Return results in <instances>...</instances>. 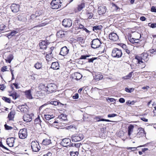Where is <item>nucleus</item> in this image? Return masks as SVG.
I'll return each mask as SVG.
<instances>
[{
    "label": "nucleus",
    "instance_id": "obj_6",
    "mask_svg": "<svg viewBox=\"0 0 156 156\" xmlns=\"http://www.w3.org/2000/svg\"><path fill=\"white\" fill-rule=\"evenodd\" d=\"M101 43L98 39H94L91 42V47L94 48H96L99 47Z\"/></svg>",
    "mask_w": 156,
    "mask_h": 156
},
{
    "label": "nucleus",
    "instance_id": "obj_28",
    "mask_svg": "<svg viewBox=\"0 0 156 156\" xmlns=\"http://www.w3.org/2000/svg\"><path fill=\"white\" fill-rule=\"evenodd\" d=\"M42 143L43 144L45 145H47L50 144L51 142V140L50 139H44L42 141Z\"/></svg>",
    "mask_w": 156,
    "mask_h": 156
},
{
    "label": "nucleus",
    "instance_id": "obj_57",
    "mask_svg": "<svg viewBox=\"0 0 156 156\" xmlns=\"http://www.w3.org/2000/svg\"><path fill=\"white\" fill-rule=\"evenodd\" d=\"M43 156H52V154L51 152L49 151L47 153L44 154Z\"/></svg>",
    "mask_w": 156,
    "mask_h": 156
},
{
    "label": "nucleus",
    "instance_id": "obj_17",
    "mask_svg": "<svg viewBox=\"0 0 156 156\" xmlns=\"http://www.w3.org/2000/svg\"><path fill=\"white\" fill-rule=\"evenodd\" d=\"M27 136L26 129H20L19 132V136Z\"/></svg>",
    "mask_w": 156,
    "mask_h": 156
},
{
    "label": "nucleus",
    "instance_id": "obj_19",
    "mask_svg": "<svg viewBox=\"0 0 156 156\" xmlns=\"http://www.w3.org/2000/svg\"><path fill=\"white\" fill-rule=\"evenodd\" d=\"M27 105H20L18 107V108L22 112L26 113L28 111V109L27 108Z\"/></svg>",
    "mask_w": 156,
    "mask_h": 156
},
{
    "label": "nucleus",
    "instance_id": "obj_33",
    "mask_svg": "<svg viewBox=\"0 0 156 156\" xmlns=\"http://www.w3.org/2000/svg\"><path fill=\"white\" fill-rule=\"evenodd\" d=\"M15 139L14 137H9L7 139V143H14Z\"/></svg>",
    "mask_w": 156,
    "mask_h": 156
},
{
    "label": "nucleus",
    "instance_id": "obj_62",
    "mask_svg": "<svg viewBox=\"0 0 156 156\" xmlns=\"http://www.w3.org/2000/svg\"><path fill=\"white\" fill-rule=\"evenodd\" d=\"M119 101L120 103H123L125 102V100L124 98H121L119 99Z\"/></svg>",
    "mask_w": 156,
    "mask_h": 156
},
{
    "label": "nucleus",
    "instance_id": "obj_54",
    "mask_svg": "<svg viewBox=\"0 0 156 156\" xmlns=\"http://www.w3.org/2000/svg\"><path fill=\"white\" fill-rule=\"evenodd\" d=\"M117 116V115L115 114H109L108 115V117H114Z\"/></svg>",
    "mask_w": 156,
    "mask_h": 156
},
{
    "label": "nucleus",
    "instance_id": "obj_4",
    "mask_svg": "<svg viewBox=\"0 0 156 156\" xmlns=\"http://www.w3.org/2000/svg\"><path fill=\"white\" fill-rule=\"evenodd\" d=\"M67 118L66 115V114H62L59 115L57 119V122L58 123V126L60 124L63 125L65 124L62 122L67 120Z\"/></svg>",
    "mask_w": 156,
    "mask_h": 156
},
{
    "label": "nucleus",
    "instance_id": "obj_2",
    "mask_svg": "<svg viewBox=\"0 0 156 156\" xmlns=\"http://www.w3.org/2000/svg\"><path fill=\"white\" fill-rule=\"evenodd\" d=\"M56 85L54 83H50L48 84L45 88V89L48 94L51 93L56 90Z\"/></svg>",
    "mask_w": 156,
    "mask_h": 156
},
{
    "label": "nucleus",
    "instance_id": "obj_48",
    "mask_svg": "<svg viewBox=\"0 0 156 156\" xmlns=\"http://www.w3.org/2000/svg\"><path fill=\"white\" fill-rule=\"evenodd\" d=\"M5 127V129L6 130H11V129L12 128V127L10 126H8L6 124H5L4 125Z\"/></svg>",
    "mask_w": 156,
    "mask_h": 156
},
{
    "label": "nucleus",
    "instance_id": "obj_8",
    "mask_svg": "<svg viewBox=\"0 0 156 156\" xmlns=\"http://www.w3.org/2000/svg\"><path fill=\"white\" fill-rule=\"evenodd\" d=\"M72 21L69 19H65L62 21V25L65 27H70L72 25Z\"/></svg>",
    "mask_w": 156,
    "mask_h": 156
},
{
    "label": "nucleus",
    "instance_id": "obj_46",
    "mask_svg": "<svg viewBox=\"0 0 156 156\" xmlns=\"http://www.w3.org/2000/svg\"><path fill=\"white\" fill-rule=\"evenodd\" d=\"M135 103L134 101H128L126 102V103L127 105H133Z\"/></svg>",
    "mask_w": 156,
    "mask_h": 156
},
{
    "label": "nucleus",
    "instance_id": "obj_35",
    "mask_svg": "<svg viewBox=\"0 0 156 156\" xmlns=\"http://www.w3.org/2000/svg\"><path fill=\"white\" fill-rule=\"evenodd\" d=\"M85 5L84 3H83L78 6L77 9L79 11H80L82 10L83 9L85 8Z\"/></svg>",
    "mask_w": 156,
    "mask_h": 156
},
{
    "label": "nucleus",
    "instance_id": "obj_22",
    "mask_svg": "<svg viewBox=\"0 0 156 156\" xmlns=\"http://www.w3.org/2000/svg\"><path fill=\"white\" fill-rule=\"evenodd\" d=\"M18 32L17 31L15 30H12L6 35L7 37L9 38H10L12 36H15V35Z\"/></svg>",
    "mask_w": 156,
    "mask_h": 156
},
{
    "label": "nucleus",
    "instance_id": "obj_53",
    "mask_svg": "<svg viewBox=\"0 0 156 156\" xmlns=\"http://www.w3.org/2000/svg\"><path fill=\"white\" fill-rule=\"evenodd\" d=\"M7 58L11 61L13 58V56L12 54H10L8 56Z\"/></svg>",
    "mask_w": 156,
    "mask_h": 156
},
{
    "label": "nucleus",
    "instance_id": "obj_31",
    "mask_svg": "<svg viewBox=\"0 0 156 156\" xmlns=\"http://www.w3.org/2000/svg\"><path fill=\"white\" fill-rule=\"evenodd\" d=\"M72 140L74 142L79 141L83 139V137H71Z\"/></svg>",
    "mask_w": 156,
    "mask_h": 156
},
{
    "label": "nucleus",
    "instance_id": "obj_11",
    "mask_svg": "<svg viewBox=\"0 0 156 156\" xmlns=\"http://www.w3.org/2000/svg\"><path fill=\"white\" fill-rule=\"evenodd\" d=\"M109 39L113 41H116L118 40L119 37L117 34L114 33H111L109 35Z\"/></svg>",
    "mask_w": 156,
    "mask_h": 156
},
{
    "label": "nucleus",
    "instance_id": "obj_43",
    "mask_svg": "<svg viewBox=\"0 0 156 156\" xmlns=\"http://www.w3.org/2000/svg\"><path fill=\"white\" fill-rule=\"evenodd\" d=\"M6 26L3 24L0 25V32L3 30Z\"/></svg>",
    "mask_w": 156,
    "mask_h": 156
},
{
    "label": "nucleus",
    "instance_id": "obj_50",
    "mask_svg": "<svg viewBox=\"0 0 156 156\" xmlns=\"http://www.w3.org/2000/svg\"><path fill=\"white\" fill-rule=\"evenodd\" d=\"M35 122L36 124H40L41 123V121L40 119L39 118H37L35 119Z\"/></svg>",
    "mask_w": 156,
    "mask_h": 156
},
{
    "label": "nucleus",
    "instance_id": "obj_13",
    "mask_svg": "<svg viewBox=\"0 0 156 156\" xmlns=\"http://www.w3.org/2000/svg\"><path fill=\"white\" fill-rule=\"evenodd\" d=\"M106 9L105 6H100L98 8V12L100 15H102L105 13Z\"/></svg>",
    "mask_w": 156,
    "mask_h": 156
},
{
    "label": "nucleus",
    "instance_id": "obj_44",
    "mask_svg": "<svg viewBox=\"0 0 156 156\" xmlns=\"http://www.w3.org/2000/svg\"><path fill=\"white\" fill-rule=\"evenodd\" d=\"M86 14L87 16L89 19H91L93 16V14L91 12H88Z\"/></svg>",
    "mask_w": 156,
    "mask_h": 156
},
{
    "label": "nucleus",
    "instance_id": "obj_40",
    "mask_svg": "<svg viewBox=\"0 0 156 156\" xmlns=\"http://www.w3.org/2000/svg\"><path fill=\"white\" fill-rule=\"evenodd\" d=\"M51 52L50 53V54H48L46 55V59L47 60L49 61L51 59L52 57V56L51 55Z\"/></svg>",
    "mask_w": 156,
    "mask_h": 156
},
{
    "label": "nucleus",
    "instance_id": "obj_63",
    "mask_svg": "<svg viewBox=\"0 0 156 156\" xmlns=\"http://www.w3.org/2000/svg\"><path fill=\"white\" fill-rule=\"evenodd\" d=\"M1 87H0V89L2 90H4V89L5 88V87L3 84L2 85H0Z\"/></svg>",
    "mask_w": 156,
    "mask_h": 156
},
{
    "label": "nucleus",
    "instance_id": "obj_52",
    "mask_svg": "<svg viewBox=\"0 0 156 156\" xmlns=\"http://www.w3.org/2000/svg\"><path fill=\"white\" fill-rule=\"evenodd\" d=\"M39 17V16H36L35 15L33 14L31 15L30 16V18L32 19H34L35 18H36V19H38Z\"/></svg>",
    "mask_w": 156,
    "mask_h": 156
},
{
    "label": "nucleus",
    "instance_id": "obj_30",
    "mask_svg": "<svg viewBox=\"0 0 156 156\" xmlns=\"http://www.w3.org/2000/svg\"><path fill=\"white\" fill-rule=\"evenodd\" d=\"M103 76L100 74H96L94 76V79L97 80H101L103 78Z\"/></svg>",
    "mask_w": 156,
    "mask_h": 156
},
{
    "label": "nucleus",
    "instance_id": "obj_39",
    "mask_svg": "<svg viewBox=\"0 0 156 156\" xmlns=\"http://www.w3.org/2000/svg\"><path fill=\"white\" fill-rule=\"evenodd\" d=\"M74 75L76 76L75 79L77 80H79L82 77V75L76 72L75 73Z\"/></svg>",
    "mask_w": 156,
    "mask_h": 156
},
{
    "label": "nucleus",
    "instance_id": "obj_47",
    "mask_svg": "<svg viewBox=\"0 0 156 156\" xmlns=\"http://www.w3.org/2000/svg\"><path fill=\"white\" fill-rule=\"evenodd\" d=\"M148 25L149 26L152 28H154L156 27V23H149L148 24Z\"/></svg>",
    "mask_w": 156,
    "mask_h": 156
},
{
    "label": "nucleus",
    "instance_id": "obj_60",
    "mask_svg": "<svg viewBox=\"0 0 156 156\" xmlns=\"http://www.w3.org/2000/svg\"><path fill=\"white\" fill-rule=\"evenodd\" d=\"M151 11L152 12H156V7L152 6L151 9Z\"/></svg>",
    "mask_w": 156,
    "mask_h": 156
},
{
    "label": "nucleus",
    "instance_id": "obj_18",
    "mask_svg": "<svg viewBox=\"0 0 156 156\" xmlns=\"http://www.w3.org/2000/svg\"><path fill=\"white\" fill-rule=\"evenodd\" d=\"M23 119L24 121L26 122H30L32 120V118L31 116L28 114H26L23 116Z\"/></svg>",
    "mask_w": 156,
    "mask_h": 156
},
{
    "label": "nucleus",
    "instance_id": "obj_5",
    "mask_svg": "<svg viewBox=\"0 0 156 156\" xmlns=\"http://www.w3.org/2000/svg\"><path fill=\"white\" fill-rule=\"evenodd\" d=\"M141 58L139 56H137L135 57V59L136 60V64L138 67L142 69L144 68L145 66V61L141 60Z\"/></svg>",
    "mask_w": 156,
    "mask_h": 156
},
{
    "label": "nucleus",
    "instance_id": "obj_15",
    "mask_svg": "<svg viewBox=\"0 0 156 156\" xmlns=\"http://www.w3.org/2000/svg\"><path fill=\"white\" fill-rule=\"evenodd\" d=\"M66 33V32H65L63 30H60L57 33V37L58 38H62L64 37Z\"/></svg>",
    "mask_w": 156,
    "mask_h": 156
},
{
    "label": "nucleus",
    "instance_id": "obj_32",
    "mask_svg": "<svg viewBox=\"0 0 156 156\" xmlns=\"http://www.w3.org/2000/svg\"><path fill=\"white\" fill-rule=\"evenodd\" d=\"M94 119L97 120L98 122H99L100 121L112 122L111 121L108 119H100V117L99 116L96 117L95 118H94Z\"/></svg>",
    "mask_w": 156,
    "mask_h": 156
},
{
    "label": "nucleus",
    "instance_id": "obj_36",
    "mask_svg": "<svg viewBox=\"0 0 156 156\" xmlns=\"http://www.w3.org/2000/svg\"><path fill=\"white\" fill-rule=\"evenodd\" d=\"M42 66L41 63L37 62L34 65V67L37 69H40Z\"/></svg>",
    "mask_w": 156,
    "mask_h": 156
},
{
    "label": "nucleus",
    "instance_id": "obj_64",
    "mask_svg": "<svg viewBox=\"0 0 156 156\" xmlns=\"http://www.w3.org/2000/svg\"><path fill=\"white\" fill-rule=\"evenodd\" d=\"M132 72H130L129 74L127 75L128 79L131 78L132 76Z\"/></svg>",
    "mask_w": 156,
    "mask_h": 156
},
{
    "label": "nucleus",
    "instance_id": "obj_38",
    "mask_svg": "<svg viewBox=\"0 0 156 156\" xmlns=\"http://www.w3.org/2000/svg\"><path fill=\"white\" fill-rule=\"evenodd\" d=\"M0 147L3 149V151L4 152H7L8 151H9L8 148L3 145L2 142L1 141L0 142Z\"/></svg>",
    "mask_w": 156,
    "mask_h": 156
},
{
    "label": "nucleus",
    "instance_id": "obj_24",
    "mask_svg": "<svg viewBox=\"0 0 156 156\" xmlns=\"http://www.w3.org/2000/svg\"><path fill=\"white\" fill-rule=\"evenodd\" d=\"M31 92L30 90H26L25 92L26 97L29 99H32L33 98Z\"/></svg>",
    "mask_w": 156,
    "mask_h": 156
},
{
    "label": "nucleus",
    "instance_id": "obj_23",
    "mask_svg": "<svg viewBox=\"0 0 156 156\" xmlns=\"http://www.w3.org/2000/svg\"><path fill=\"white\" fill-rule=\"evenodd\" d=\"M15 112L11 111L8 114V118L9 120H13L14 117Z\"/></svg>",
    "mask_w": 156,
    "mask_h": 156
},
{
    "label": "nucleus",
    "instance_id": "obj_58",
    "mask_svg": "<svg viewBox=\"0 0 156 156\" xmlns=\"http://www.w3.org/2000/svg\"><path fill=\"white\" fill-rule=\"evenodd\" d=\"M73 98L74 99H78L79 98V95L77 93L75 94L73 96Z\"/></svg>",
    "mask_w": 156,
    "mask_h": 156
},
{
    "label": "nucleus",
    "instance_id": "obj_37",
    "mask_svg": "<svg viewBox=\"0 0 156 156\" xmlns=\"http://www.w3.org/2000/svg\"><path fill=\"white\" fill-rule=\"evenodd\" d=\"M52 126H53L55 127L58 128V127H61V126H63V125H61L60 124L59 126L58 125V123L57 122V120L55 121L52 124Z\"/></svg>",
    "mask_w": 156,
    "mask_h": 156
},
{
    "label": "nucleus",
    "instance_id": "obj_26",
    "mask_svg": "<svg viewBox=\"0 0 156 156\" xmlns=\"http://www.w3.org/2000/svg\"><path fill=\"white\" fill-rule=\"evenodd\" d=\"M44 115L45 119L48 120H49L55 117V115H46V114H44Z\"/></svg>",
    "mask_w": 156,
    "mask_h": 156
},
{
    "label": "nucleus",
    "instance_id": "obj_7",
    "mask_svg": "<svg viewBox=\"0 0 156 156\" xmlns=\"http://www.w3.org/2000/svg\"><path fill=\"white\" fill-rule=\"evenodd\" d=\"M31 146L33 151L35 152L38 151L40 148L38 143L35 141L32 142Z\"/></svg>",
    "mask_w": 156,
    "mask_h": 156
},
{
    "label": "nucleus",
    "instance_id": "obj_55",
    "mask_svg": "<svg viewBox=\"0 0 156 156\" xmlns=\"http://www.w3.org/2000/svg\"><path fill=\"white\" fill-rule=\"evenodd\" d=\"M135 39H136L135 38L130 37V38L129 39V40L130 41L131 43H132L133 44H134L135 43Z\"/></svg>",
    "mask_w": 156,
    "mask_h": 156
},
{
    "label": "nucleus",
    "instance_id": "obj_14",
    "mask_svg": "<svg viewBox=\"0 0 156 156\" xmlns=\"http://www.w3.org/2000/svg\"><path fill=\"white\" fill-rule=\"evenodd\" d=\"M54 110L49 108H46L43 111V113L44 114H46V115H55L54 112Z\"/></svg>",
    "mask_w": 156,
    "mask_h": 156
},
{
    "label": "nucleus",
    "instance_id": "obj_12",
    "mask_svg": "<svg viewBox=\"0 0 156 156\" xmlns=\"http://www.w3.org/2000/svg\"><path fill=\"white\" fill-rule=\"evenodd\" d=\"M69 51V50L66 46H65L61 48L60 54L61 55L65 56L68 53Z\"/></svg>",
    "mask_w": 156,
    "mask_h": 156
},
{
    "label": "nucleus",
    "instance_id": "obj_29",
    "mask_svg": "<svg viewBox=\"0 0 156 156\" xmlns=\"http://www.w3.org/2000/svg\"><path fill=\"white\" fill-rule=\"evenodd\" d=\"M48 21V20L45 19L43 21H41V23L39 24V27H41L44 26L48 24L49 23Z\"/></svg>",
    "mask_w": 156,
    "mask_h": 156
},
{
    "label": "nucleus",
    "instance_id": "obj_25",
    "mask_svg": "<svg viewBox=\"0 0 156 156\" xmlns=\"http://www.w3.org/2000/svg\"><path fill=\"white\" fill-rule=\"evenodd\" d=\"M134 126L133 125L130 124L128 127V134L129 136H130L133 133Z\"/></svg>",
    "mask_w": 156,
    "mask_h": 156
},
{
    "label": "nucleus",
    "instance_id": "obj_9",
    "mask_svg": "<svg viewBox=\"0 0 156 156\" xmlns=\"http://www.w3.org/2000/svg\"><path fill=\"white\" fill-rule=\"evenodd\" d=\"M71 140L69 138H66L62 140L61 144L62 146L66 147L70 144Z\"/></svg>",
    "mask_w": 156,
    "mask_h": 156
},
{
    "label": "nucleus",
    "instance_id": "obj_59",
    "mask_svg": "<svg viewBox=\"0 0 156 156\" xmlns=\"http://www.w3.org/2000/svg\"><path fill=\"white\" fill-rule=\"evenodd\" d=\"M107 100H108V101H109L110 102H115V99L113 98H108V99H107Z\"/></svg>",
    "mask_w": 156,
    "mask_h": 156
},
{
    "label": "nucleus",
    "instance_id": "obj_20",
    "mask_svg": "<svg viewBox=\"0 0 156 156\" xmlns=\"http://www.w3.org/2000/svg\"><path fill=\"white\" fill-rule=\"evenodd\" d=\"M51 67L54 69H59V64L57 62H52L51 64Z\"/></svg>",
    "mask_w": 156,
    "mask_h": 156
},
{
    "label": "nucleus",
    "instance_id": "obj_41",
    "mask_svg": "<svg viewBox=\"0 0 156 156\" xmlns=\"http://www.w3.org/2000/svg\"><path fill=\"white\" fill-rule=\"evenodd\" d=\"M134 90V89L133 88H130L129 89L128 88L126 87L125 89V91L129 93H131Z\"/></svg>",
    "mask_w": 156,
    "mask_h": 156
},
{
    "label": "nucleus",
    "instance_id": "obj_34",
    "mask_svg": "<svg viewBox=\"0 0 156 156\" xmlns=\"http://www.w3.org/2000/svg\"><path fill=\"white\" fill-rule=\"evenodd\" d=\"M139 131L138 132L137 134L138 135H140V133H142L143 135V136H146V133L144 130V129L141 128H140L138 129Z\"/></svg>",
    "mask_w": 156,
    "mask_h": 156
},
{
    "label": "nucleus",
    "instance_id": "obj_27",
    "mask_svg": "<svg viewBox=\"0 0 156 156\" xmlns=\"http://www.w3.org/2000/svg\"><path fill=\"white\" fill-rule=\"evenodd\" d=\"M64 128L67 129H70L71 131H74L76 129L75 126L74 125H70Z\"/></svg>",
    "mask_w": 156,
    "mask_h": 156
},
{
    "label": "nucleus",
    "instance_id": "obj_49",
    "mask_svg": "<svg viewBox=\"0 0 156 156\" xmlns=\"http://www.w3.org/2000/svg\"><path fill=\"white\" fill-rule=\"evenodd\" d=\"M76 26H77L76 27V28H77V29H78V28H79V29H83V27H84V26L83 25L80 24H78V25H76Z\"/></svg>",
    "mask_w": 156,
    "mask_h": 156
},
{
    "label": "nucleus",
    "instance_id": "obj_61",
    "mask_svg": "<svg viewBox=\"0 0 156 156\" xmlns=\"http://www.w3.org/2000/svg\"><path fill=\"white\" fill-rule=\"evenodd\" d=\"M13 84L15 88L16 89H19L20 88V87L19 86V85L17 84L16 83H13Z\"/></svg>",
    "mask_w": 156,
    "mask_h": 156
},
{
    "label": "nucleus",
    "instance_id": "obj_1",
    "mask_svg": "<svg viewBox=\"0 0 156 156\" xmlns=\"http://www.w3.org/2000/svg\"><path fill=\"white\" fill-rule=\"evenodd\" d=\"M122 50L118 48L113 49L112 53V55L114 58H120L122 56Z\"/></svg>",
    "mask_w": 156,
    "mask_h": 156
},
{
    "label": "nucleus",
    "instance_id": "obj_45",
    "mask_svg": "<svg viewBox=\"0 0 156 156\" xmlns=\"http://www.w3.org/2000/svg\"><path fill=\"white\" fill-rule=\"evenodd\" d=\"M11 96L13 97V98L14 99H16L18 97V96L17 94L15 92L13 93Z\"/></svg>",
    "mask_w": 156,
    "mask_h": 156
},
{
    "label": "nucleus",
    "instance_id": "obj_42",
    "mask_svg": "<svg viewBox=\"0 0 156 156\" xmlns=\"http://www.w3.org/2000/svg\"><path fill=\"white\" fill-rule=\"evenodd\" d=\"M2 98L3 100L5 101L6 102H7L9 103H10V99L9 98H7L5 97H3Z\"/></svg>",
    "mask_w": 156,
    "mask_h": 156
},
{
    "label": "nucleus",
    "instance_id": "obj_16",
    "mask_svg": "<svg viewBox=\"0 0 156 156\" xmlns=\"http://www.w3.org/2000/svg\"><path fill=\"white\" fill-rule=\"evenodd\" d=\"M148 55L147 53H144L141 55L140 56H139V57L141 58V60L144 61L146 62L148 60Z\"/></svg>",
    "mask_w": 156,
    "mask_h": 156
},
{
    "label": "nucleus",
    "instance_id": "obj_3",
    "mask_svg": "<svg viewBox=\"0 0 156 156\" xmlns=\"http://www.w3.org/2000/svg\"><path fill=\"white\" fill-rule=\"evenodd\" d=\"M60 0H53L51 3L52 9H58L61 7Z\"/></svg>",
    "mask_w": 156,
    "mask_h": 156
},
{
    "label": "nucleus",
    "instance_id": "obj_10",
    "mask_svg": "<svg viewBox=\"0 0 156 156\" xmlns=\"http://www.w3.org/2000/svg\"><path fill=\"white\" fill-rule=\"evenodd\" d=\"M10 8L13 12L16 13L19 11L20 5L18 4H13L10 6Z\"/></svg>",
    "mask_w": 156,
    "mask_h": 156
},
{
    "label": "nucleus",
    "instance_id": "obj_21",
    "mask_svg": "<svg viewBox=\"0 0 156 156\" xmlns=\"http://www.w3.org/2000/svg\"><path fill=\"white\" fill-rule=\"evenodd\" d=\"M46 44V42L45 41H42L39 44L40 48L42 49H46L47 48Z\"/></svg>",
    "mask_w": 156,
    "mask_h": 156
},
{
    "label": "nucleus",
    "instance_id": "obj_51",
    "mask_svg": "<svg viewBox=\"0 0 156 156\" xmlns=\"http://www.w3.org/2000/svg\"><path fill=\"white\" fill-rule=\"evenodd\" d=\"M7 67L6 66H3L1 69V70L2 72L7 71Z\"/></svg>",
    "mask_w": 156,
    "mask_h": 156
},
{
    "label": "nucleus",
    "instance_id": "obj_56",
    "mask_svg": "<svg viewBox=\"0 0 156 156\" xmlns=\"http://www.w3.org/2000/svg\"><path fill=\"white\" fill-rule=\"evenodd\" d=\"M90 56V55H82L80 58V59H85L87 57H89Z\"/></svg>",
    "mask_w": 156,
    "mask_h": 156
}]
</instances>
